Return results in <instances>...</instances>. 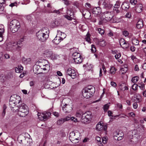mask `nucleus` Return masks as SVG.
<instances>
[{"instance_id": "nucleus-61", "label": "nucleus", "mask_w": 146, "mask_h": 146, "mask_svg": "<svg viewBox=\"0 0 146 146\" xmlns=\"http://www.w3.org/2000/svg\"><path fill=\"white\" fill-rule=\"evenodd\" d=\"M85 39L86 41L88 42V43H90V39L88 36H87Z\"/></svg>"}, {"instance_id": "nucleus-35", "label": "nucleus", "mask_w": 146, "mask_h": 146, "mask_svg": "<svg viewBox=\"0 0 146 146\" xmlns=\"http://www.w3.org/2000/svg\"><path fill=\"white\" fill-rule=\"evenodd\" d=\"M120 88L122 90L124 91L126 90H128V88L126 86L125 84L121 85L120 87Z\"/></svg>"}, {"instance_id": "nucleus-46", "label": "nucleus", "mask_w": 146, "mask_h": 146, "mask_svg": "<svg viewBox=\"0 0 146 146\" xmlns=\"http://www.w3.org/2000/svg\"><path fill=\"white\" fill-rule=\"evenodd\" d=\"M115 68L114 67H111L110 69V72L111 74H114L115 72Z\"/></svg>"}, {"instance_id": "nucleus-31", "label": "nucleus", "mask_w": 146, "mask_h": 146, "mask_svg": "<svg viewBox=\"0 0 146 146\" xmlns=\"http://www.w3.org/2000/svg\"><path fill=\"white\" fill-rule=\"evenodd\" d=\"M72 11V9L71 8H70L67 9L66 13L67 15H69L70 16H73L74 13Z\"/></svg>"}, {"instance_id": "nucleus-13", "label": "nucleus", "mask_w": 146, "mask_h": 146, "mask_svg": "<svg viewBox=\"0 0 146 146\" xmlns=\"http://www.w3.org/2000/svg\"><path fill=\"white\" fill-rule=\"evenodd\" d=\"M60 31H58V33L57 34L56 36L52 40L53 43L55 44H58L62 40L61 39V38L60 37Z\"/></svg>"}, {"instance_id": "nucleus-53", "label": "nucleus", "mask_w": 146, "mask_h": 146, "mask_svg": "<svg viewBox=\"0 0 146 146\" xmlns=\"http://www.w3.org/2000/svg\"><path fill=\"white\" fill-rule=\"evenodd\" d=\"M109 105L108 104H107L105 105L104 107V109L105 111H107L108 110L109 108Z\"/></svg>"}, {"instance_id": "nucleus-37", "label": "nucleus", "mask_w": 146, "mask_h": 146, "mask_svg": "<svg viewBox=\"0 0 146 146\" xmlns=\"http://www.w3.org/2000/svg\"><path fill=\"white\" fill-rule=\"evenodd\" d=\"M16 45H17L16 43H13L9 47L10 49L11 50H15V47Z\"/></svg>"}, {"instance_id": "nucleus-44", "label": "nucleus", "mask_w": 146, "mask_h": 146, "mask_svg": "<svg viewBox=\"0 0 146 146\" xmlns=\"http://www.w3.org/2000/svg\"><path fill=\"white\" fill-rule=\"evenodd\" d=\"M138 85L137 84H134L132 86V89L134 90H137Z\"/></svg>"}, {"instance_id": "nucleus-18", "label": "nucleus", "mask_w": 146, "mask_h": 146, "mask_svg": "<svg viewBox=\"0 0 146 146\" xmlns=\"http://www.w3.org/2000/svg\"><path fill=\"white\" fill-rule=\"evenodd\" d=\"M4 27L2 25H0V42L3 40V35L4 32Z\"/></svg>"}, {"instance_id": "nucleus-25", "label": "nucleus", "mask_w": 146, "mask_h": 146, "mask_svg": "<svg viewBox=\"0 0 146 146\" xmlns=\"http://www.w3.org/2000/svg\"><path fill=\"white\" fill-rule=\"evenodd\" d=\"M69 107L70 108V110H71V109L70 108V106L67 104H65L64 105L63 107H62V109L65 112H68L69 110L67 109V108Z\"/></svg>"}, {"instance_id": "nucleus-29", "label": "nucleus", "mask_w": 146, "mask_h": 146, "mask_svg": "<svg viewBox=\"0 0 146 146\" xmlns=\"http://www.w3.org/2000/svg\"><path fill=\"white\" fill-rule=\"evenodd\" d=\"M22 61L25 64H27L29 63L31 61V59L30 58H24L22 59Z\"/></svg>"}, {"instance_id": "nucleus-16", "label": "nucleus", "mask_w": 146, "mask_h": 146, "mask_svg": "<svg viewBox=\"0 0 146 146\" xmlns=\"http://www.w3.org/2000/svg\"><path fill=\"white\" fill-rule=\"evenodd\" d=\"M93 13L96 15H99L102 13L101 8L99 7H94L92 11Z\"/></svg>"}, {"instance_id": "nucleus-49", "label": "nucleus", "mask_w": 146, "mask_h": 146, "mask_svg": "<svg viewBox=\"0 0 146 146\" xmlns=\"http://www.w3.org/2000/svg\"><path fill=\"white\" fill-rule=\"evenodd\" d=\"M82 113L81 111H78L76 114V116L77 117H80L82 115Z\"/></svg>"}, {"instance_id": "nucleus-42", "label": "nucleus", "mask_w": 146, "mask_h": 146, "mask_svg": "<svg viewBox=\"0 0 146 146\" xmlns=\"http://www.w3.org/2000/svg\"><path fill=\"white\" fill-rule=\"evenodd\" d=\"M60 32L61 33H60V37L61 38V39L63 40L65 38L66 35L65 33H62L61 31Z\"/></svg>"}, {"instance_id": "nucleus-60", "label": "nucleus", "mask_w": 146, "mask_h": 146, "mask_svg": "<svg viewBox=\"0 0 146 146\" xmlns=\"http://www.w3.org/2000/svg\"><path fill=\"white\" fill-rule=\"evenodd\" d=\"M96 139L98 141V142L100 144H101V138L100 137L96 136Z\"/></svg>"}, {"instance_id": "nucleus-9", "label": "nucleus", "mask_w": 146, "mask_h": 146, "mask_svg": "<svg viewBox=\"0 0 146 146\" xmlns=\"http://www.w3.org/2000/svg\"><path fill=\"white\" fill-rule=\"evenodd\" d=\"M39 66L44 71H48L50 69L49 64L48 61L46 60H42Z\"/></svg>"}, {"instance_id": "nucleus-43", "label": "nucleus", "mask_w": 146, "mask_h": 146, "mask_svg": "<svg viewBox=\"0 0 146 146\" xmlns=\"http://www.w3.org/2000/svg\"><path fill=\"white\" fill-rule=\"evenodd\" d=\"M24 40V37L21 38L16 43L17 44L23 45L22 42Z\"/></svg>"}, {"instance_id": "nucleus-62", "label": "nucleus", "mask_w": 146, "mask_h": 146, "mask_svg": "<svg viewBox=\"0 0 146 146\" xmlns=\"http://www.w3.org/2000/svg\"><path fill=\"white\" fill-rule=\"evenodd\" d=\"M53 115L56 117H58L59 115V113L56 111L53 112Z\"/></svg>"}, {"instance_id": "nucleus-48", "label": "nucleus", "mask_w": 146, "mask_h": 146, "mask_svg": "<svg viewBox=\"0 0 146 146\" xmlns=\"http://www.w3.org/2000/svg\"><path fill=\"white\" fill-rule=\"evenodd\" d=\"M91 51L93 52H94L96 51V48L94 45H92Z\"/></svg>"}, {"instance_id": "nucleus-11", "label": "nucleus", "mask_w": 146, "mask_h": 146, "mask_svg": "<svg viewBox=\"0 0 146 146\" xmlns=\"http://www.w3.org/2000/svg\"><path fill=\"white\" fill-rule=\"evenodd\" d=\"M82 92L83 96L87 99L89 98L93 94L91 92L88 91L84 89L82 90Z\"/></svg>"}, {"instance_id": "nucleus-30", "label": "nucleus", "mask_w": 146, "mask_h": 146, "mask_svg": "<svg viewBox=\"0 0 146 146\" xmlns=\"http://www.w3.org/2000/svg\"><path fill=\"white\" fill-rule=\"evenodd\" d=\"M71 72V74L70 76L72 78H75L76 76V74L75 70L72 69Z\"/></svg>"}, {"instance_id": "nucleus-40", "label": "nucleus", "mask_w": 146, "mask_h": 146, "mask_svg": "<svg viewBox=\"0 0 146 146\" xmlns=\"http://www.w3.org/2000/svg\"><path fill=\"white\" fill-rule=\"evenodd\" d=\"M3 112L2 114V116L3 117H4L6 113V111L5 110L7 108V106L5 105H4L3 106Z\"/></svg>"}, {"instance_id": "nucleus-14", "label": "nucleus", "mask_w": 146, "mask_h": 146, "mask_svg": "<svg viewBox=\"0 0 146 146\" xmlns=\"http://www.w3.org/2000/svg\"><path fill=\"white\" fill-rule=\"evenodd\" d=\"M38 31L40 33H42L46 37H48L49 30L47 28H43Z\"/></svg>"}, {"instance_id": "nucleus-45", "label": "nucleus", "mask_w": 146, "mask_h": 146, "mask_svg": "<svg viewBox=\"0 0 146 146\" xmlns=\"http://www.w3.org/2000/svg\"><path fill=\"white\" fill-rule=\"evenodd\" d=\"M120 5V3L119 1H117L114 5V9H118L119 8Z\"/></svg>"}, {"instance_id": "nucleus-20", "label": "nucleus", "mask_w": 146, "mask_h": 146, "mask_svg": "<svg viewBox=\"0 0 146 146\" xmlns=\"http://www.w3.org/2000/svg\"><path fill=\"white\" fill-rule=\"evenodd\" d=\"M143 5L141 4H137L135 8L136 12L139 13L141 12L143 9Z\"/></svg>"}, {"instance_id": "nucleus-59", "label": "nucleus", "mask_w": 146, "mask_h": 146, "mask_svg": "<svg viewBox=\"0 0 146 146\" xmlns=\"http://www.w3.org/2000/svg\"><path fill=\"white\" fill-rule=\"evenodd\" d=\"M72 69L71 68H68L66 72L67 74L69 75V76L71 74V72H72Z\"/></svg>"}, {"instance_id": "nucleus-47", "label": "nucleus", "mask_w": 146, "mask_h": 146, "mask_svg": "<svg viewBox=\"0 0 146 146\" xmlns=\"http://www.w3.org/2000/svg\"><path fill=\"white\" fill-rule=\"evenodd\" d=\"M23 45L17 44L16 46L15 50L18 51H19L21 50V48Z\"/></svg>"}, {"instance_id": "nucleus-19", "label": "nucleus", "mask_w": 146, "mask_h": 146, "mask_svg": "<svg viewBox=\"0 0 146 146\" xmlns=\"http://www.w3.org/2000/svg\"><path fill=\"white\" fill-rule=\"evenodd\" d=\"M122 9L125 11H127L129 7V3L128 2H124L121 5Z\"/></svg>"}, {"instance_id": "nucleus-63", "label": "nucleus", "mask_w": 146, "mask_h": 146, "mask_svg": "<svg viewBox=\"0 0 146 146\" xmlns=\"http://www.w3.org/2000/svg\"><path fill=\"white\" fill-rule=\"evenodd\" d=\"M104 19H103L102 17L101 19V20H100L99 23V25H101L103 24V23L105 22Z\"/></svg>"}, {"instance_id": "nucleus-58", "label": "nucleus", "mask_w": 146, "mask_h": 146, "mask_svg": "<svg viewBox=\"0 0 146 146\" xmlns=\"http://www.w3.org/2000/svg\"><path fill=\"white\" fill-rule=\"evenodd\" d=\"M123 34L125 37H126L128 36L129 33L127 31H124L123 32Z\"/></svg>"}, {"instance_id": "nucleus-7", "label": "nucleus", "mask_w": 146, "mask_h": 146, "mask_svg": "<svg viewBox=\"0 0 146 146\" xmlns=\"http://www.w3.org/2000/svg\"><path fill=\"white\" fill-rule=\"evenodd\" d=\"M72 57L74 62L76 63H80L82 62V58L80 54L78 52H74L72 55Z\"/></svg>"}, {"instance_id": "nucleus-33", "label": "nucleus", "mask_w": 146, "mask_h": 146, "mask_svg": "<svg viewBox=\"0 0 146 146\" xmlns=\"http://www.w3.org/2000/svg\"><path fill=\"white\" fill-rule=\"evenodd\" d=\"M139 79V78L137 76H135L133 77L131 79V81L134 84H135L137 82Z\"/></svg>"}, {"instance_id": "nucleus-17", "label": "nucleus", "mask_w": 146, "mask_h": 146, "mask_svg": "<svg viewBox=\"0 0 146 146\" xmlns=\"http://www.w3.org/2000/svg\"><path fill=\"white\" fill-rule=\"evenodd\" d=\"M134 101L136 102H140L142 101V99L140 96L139 94H135L133 97Z\"/></svg>"}, {"instance_id": "nucleus-34", "label": "nucleus", "mask_w": 146, "mask_h": 146, "mask_svg": "<svg viewBox=\"0 0 146 146\" xmlns=\"http://www.w3.org/2000/svg\"><path fill=\"white\" fill-rule=\"evenodd\" d=\"M65 121L63 118H61L57 121V124L58 125H60L62 124Z\"/></svg>"}, {"instance_id": "nucleus-38", "label": "nucleus", "mask_w": 146, "mask_h": 146, "mask_svg": "<svg viewBox=\"0 0 146 146\" xmlns=\"http://www.w3.org/2000/svg\"><path fill=\"white\" fill-rule=\"evenodd\" d=\"M124 135L123 134L121 136H118L117 135H114V137L115 139H116L118 141H119L121 140L123 138V137Z\"/></svg>"}, {"instance_id": "nucleus-50", "label": "nucleus", "mask_w": 146, "mask_h": 146, "mask_svg": "<svg viewBox=\"0 0 146 146\" xmlns=\"http://www.w3.org/2000/svg\"><path fill=\"white\" fill-rule=\"evenodd\" d=\"M125 42V40L123 38L119 40V42L121 46L124 44Z\"/></svg>"}, {"instance_id": "nucleus-39", "label": "nucleus", "mask_w": 146, "mask_h": 146, "mask_svg": "<svg viewBox=\"0 0 146 146\" xmlns=\"http://www.w3.org/2000/svg\"><path fill=\"white\" fill-rule=\"evenodd\" d=\"M127 70V68H122L120 70V73L122 74H124L125 73Z\"/></svg>"}, {"instance_id": "nucleus-24", "label": "nucleus", "mask_w": 146, "mask_h": 146, "mask_svg": "<svg viewBox=\"0 0 146 146\" xmlns=\"http://www.w3.org/2000/svg\"><path fill=\"white\" fill-rule=\"evenodd\" d=\"M103 129V126L102 124L98 123L96 127V129L98 131L102 130Z\"/></svg>"}, {"instance_id": "nucleus-51", "label": "nucleus", "mask_w": 146, "mask_h": 146, "mask_svg": "<svg viewBox=\"0 0 146 146\" xmlns=\"http://www.w3.org/2000/svg\"><path fill=\"white\" fill-rule=\"evenodd\" d=\"M125 16V18L130 19L131 17V15L130 13L127 12Z\"/></svg>"}, {"instance_id": "nucleus-3", "label": "nucleus", "mask_w": 146, "mask_h": 146, "mask_svg": "<svg viewBox=\"0 0 146 146\" xmlns=\"http://www.w3.org/2000/svg\"><path fill=\"white\" fill-rule=\"evenodd\" d=\"M69 138L73 143H76L81 139V134L78 132L72 131L70 133Z\"/></svg>"}, {"instance_id": "nucleus-1", "label": "nucleus", "mask_w": 146, "mask_h": 146, "mask_svg": "<svg viewBox=\"0 0 146 146\" xmlns=\"http://www.w3.org/2000/svg\"><path fill=\"white\" fill-rule=\"evenodd\" d=\"M13 112H18V115L21 117H24L29 113L28 108L25 104H21L15 106V108L12 109Z\"/></svg>"}, {"instance_id": "nucleus-23", "label": "nucleus", "mask_w": 146, "mask_h": 146, "mask_svg": "<svg viewBox=\"0 0 146 146\" xmlns=\"http://www.w3.org/2000/svg\"><path fill=\"white\" fill-rule=\"evenodd\" d=\"M143 26V24L142 21L141 20H139L137 22L136 27L138 29H140Z\"/></svg>"}, {"instance_id": "nucleus-57", "label": "nucleus", "mask_w": 146, "mask_h": 146, "mask_svg": "<svg viewBox=\"0 0 146 146\" xmlns=\"http://www.w3.org/2000/svg\"><path fill=\"white\" fill-rule=\"evenodd\" d=\"M129 46L128 43L125 41V44H123V46L122 47L124 48H127Z\"/></svg>"}, {"instance_id": "nucleus-28", "label": "nucleus", "mask_w": 146, "mask_h": 146, "mask_svg": "<svg viewBox=\"0 0 146 146\" xmlns=\"http://www.w3.org/2000/svg\"><path fill=\"white\" fill-rule=\"evenodd\" d=\"M138 86L140 88V89L141 90H143L145 89V84L142 82H141L140 83H138Z\"/></svg>"}, {"instance_id": "nucleus-22", "label": "nucleus", "mask_w": 146, "mask_h": 146, "mask_svg": "<svg viewBox=\"0 0 146 146\" xmlns=\"http://www.w3.org/2000/svg\"><path fill=\"white\" fill-rule=\"evenodd\" d=\"M23 70V67L21 65H19L15 68V71L17 73H21Z\"/></svg>"}, {"instance_id": "nucleus-54", "label": "nucleus", "mask_w": 146, "mask_h": 146, "mask_svg": "<svg viewBox=\"0 0 146 146\" xmlns=\"http://www.w3.org/2000/svg\"><path fill=\"white\" fill-rule=\"evenodd\" d=\"M133 135H129V136H128V139H130L131 138V139H133V142H137V141H138V140H137V141H134V140L136 138L135 137H133V138H132V137H133Z\"/></svg>"}, {"instance_id": "nucleus-21", "label": "nucleus", "mask_w": 146, "mask_h": 146, "mask_svg": "<svg viewBox=\"0 0 146 146\" xmlns=\"http://www.w3.org/2000/svg\"><path fill=\"white\" fill-rule=\"evenodd\" d=\"M38 116L39 119L41 121H45L46 120L44 114L42 113H38Z\"/></svg>"}, {"instance_id": "nucleus-32", "label": "nucleus", "mask_w": 146, "mask_h": 146, "mask_svg": "<svg viewBox=\"0 0 146 146\" xmlns=\"http://www.w3.org/2000/svg\"><path fill=\"white\" fill-rule=\"evenodd\" d=\"M132 41L133 44L135 45H137L139 44V41L138 40L135 38H133Z\"/></svg>"}, {"instance_id": "nucleus-52", "label": "nucleus", "mask_w": 146, "mask_h": 146, "mask_svg": "<svg viewBox=\"0 0 146 146\" xmlns=\"http://www.w3.org/2000/svg\"><path fill=\"white\" fill-rule=\"evenodd\" d=\"M69 15H66L64 16L68 20L71 21L72 19V17L73 16H72V17L70 16V15L69 16Z\"/></svg>"}, {"instance_id": "nucleus-10", "label": "nucleus", "mask_w": 146, "mask_h": 146, "mask_svg": "<svg viewBox=\"0 0 146 146\" xmlns=\"http://www.w3.org/2000/svg\"><path fill=\"white\" fill-rule=\"evenodd\" d=\"M36 36L38 40L42 42L46 41L48 38V37H46L43 34L39 31L36 33Z\"/></svg>"}, {"instance_id": "nucleus-41", "label": "nucleus", "mask_w": 146, "mask_h": 146, "mask_svg": "<svg viewBox=\"0 0 146 146\" xmlns=\"http://www.w3.org/2000/svg\"><path fill=\"white\" fill-rule=\"evenodd\" d=\"M97 29L98 33L101 35H104V31L103 29L100 28H97Z\"/></svg>"}, {"instance_id": "nucleus-26", "label": "nucleus", "mask_w": 146, "mask_h": 146, "mask_svg": "<svg viewBox=\"0 0 146 146\" xmlns=\"http://www.w3.org/2000/svg\"><path fill=\"white\" fill-rule=\"evenodd\" d=\"M98 44L101 46H104L106 45V41L103 39H102L100 40L98 42Z\"/></svg>"}, {"instance_id": "nucleus-6", "label": "nucleus", "mask_w": 146, "mask_h": 146, "mask_svg": "<svg viewBox=\"0 0 146 146\" xmlns=\"http://www.w3.org/2000/svg\"><path fill=\"white\" fill-rule=\"evenodd\" d=\"M113 13L112 11H106L102 14V17L106 21H110L113 17Z\"/></svg>"}, {"instance_id": "nucleus-55", "label": "nucleus", "mask_w": 146, "mask_h": 146, "mask_svg": "<svg viewBox=\"0 0 146 146\" xmlns=\"http://www.w3.org/2000/svg\"><path fill=\"white\" fill-rule=\"evenodd\" d=\"M130 2L133 5H135L137 3V0H130Z\"/></svg>"}, {"instance_id": "nucleus-5", "label": "nucleus", "mask_w": 146, "mask_h": 146, "mask_svg": "<svg viewBox=\"0 0 146 146\" xmlns=\"http://www.w3.org/2000/svg\"><path fill=\"white\" fill-rule=\"evenodd\" d=\"M91 112L89 111H87L83 114L81 118V121L84 123L90 121L92 117Z\"/></svg>"}, {"instance_id": "nucleus-12", "label": "nucleus", "mask_w": 146, "mask_h": 146, "mask_svg": "<svg viewBox=\"0 0 146 146\" xmlns=\"http://www.w3.org/2000/svg\"><path fill=\"white\" fill-rule=\"evenodd\" d=\"M32 141L31 139L26 137L24 139L21 140V142L23 146H30L32 143Z\"/></svg>"}, {"instance_id": "nucleus-8", "label": "nucleus", "mask_w": 146, "mask_h": 146, "mask_svg": "<svg viewBox=\"0 0 146 146\" xmlns=\"http://www.w3.org/2000/svg\"><path fill=\"white\" fill-rule=\"evenodd\" d=\"M43 55L48 58H50L53 60L56 58V56L52 51L50 49H46L44 50L43 53Z\"/></svg>"}, {"instance_id": "nucleus-2", "label": "nucleus", "mask_w": 146, "mask_h": 146, "mask_svg": "<svg viewBox=\"0 0 146 146\" xmlns=\"http://www.w3.org/2000/svg\"><path fill=\"white\" fill-rule=\"evenodd\" d=\"M22 103L21 98L18 96L14 95L11 96L9 102V105L11 109H13L16 105H19Z\"/></svg>"}, {"instance_id": "nucleus-64", "label": "nucleus", "mask_w": 146, "mask_h": 146, "mask_svg": "<svg viewBox=\"0 0 146 146\" xmlns=\"http://www.w3.org/2000/svg\"><path fill=\"white\" fill-rule=\"evenodd\" d=\"M65 121L69 120L71 119V117L69 116H67L64 118H63Z\"/></svg>"}, {"instance_id": "nucleus-4", "label": "nucleus", "mask_w": 146, "mask_h": 146, "mask_svg": "<svg viewBox=\"0 0 146 146\" xmlns=\"http://www.w3.org/2000/svg\"><path fill=\"white\" fill-rule=\"evenodd\" d=\"M9 26L11 32L15 33L17 32L20 28V23L19 21L15 19L10 22Z\"/></svg>"}, {"instance_id": "nucleus-56", "label": "nucleus", "mask_w": 146, "mask_h": 146, "mask_svg": "<svg viewBox=\"0 0 146 146\" xmlns=\"http://www.w3.org/2000/svg\"><path fill=\"white\" fill-rule=\"evenodd\" d=\"M46 119V120L48 118L50 117V116L51 115V113L49 112L46 113L45 114H44Z\"/></svg>"}, {"instance_id": "nucleus-15", "label": "nucleus", "mask_w": 146, "mask_h": 146, "mask_svg": "<svg viewBox=\"0 0 146 146\" xmlns=\"http://www.w3.org/2000/svg\"><path fill=\"white\" fill-rule=\"evenodd\" d=\"M102 5L103 8L106 10H109L111 9L113 6L112 4H110L109 2H106V1L103 2Z\"/></svg>"}, {"instance_id": "nucleus-27", "label": "nucleus", "mask_w": 146, "mask_h": 146, "mask_svg": "<svg viewBox=\"0 0 146 146\" xmlns=\"http://www.w3.org/2000/svg\"><path fill=\"white\" fill-rule=\"evenodd\" d=\"M108 114L109 116H111V117H110V118L111 119H114L115 117H119V116H120V115L113 116V115H112V112L110 110L108 111Z\"/></svg>"}, {"instance_id": "nucleus-36", "label": "nucleus", "mask_w": 146, "mask_h": 146, "mask_svg": "<svg viewBox=\"0 0 146 146\" xmlns=\"http://www.w3.org/2000/svg\"><path fill=\"white\" fill-rule=\"evenodd\" d=\"M84 89L87 90L88 91H91L92 93H93V92H94V88L93 87L91 86H88V87L85 88Z\"/></svg>"}]
</instances>
